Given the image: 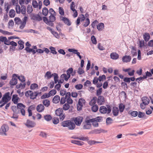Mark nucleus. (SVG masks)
I'll use <instances>...</instances> for the list:
<instances>
[{
	"instance_id": "f257e3e1",
	"label": "nucleus",
	"mask_w": 153,
	"mask_h": 153,
	"mask_svg": "<svg viewBox=\"0 0 153 153\" xmlns=\"http://www.w3.org/2000/svg\"><path fill=\"white\" fill-rule=\"evenodd\" d=\"M62 126L63 127H68L69 129L71 130L74 129L75 127V124L69 120L62 122Z\"/></svg>"
},
{
	"instance_id": "f03ea898",
	"label": "nucleus",
	"mask_w": 153,
	"mask_h": 153,
	"mask_svg": "<svg viewBox=\"0 0 153 153\" xmlns=\"http://www.w3.org/2000/svg\"><path fill=\"white\" fill-rule=\"evenodd\" d=\"M142 102L140 104V107L141 109H144L146 105H148L150 102V100L147 97H143L141 98Z\"/></svg>"
},
{
	"instance_id": "7ed1b4c3",
	"label": "nucleus",
	"mask_w": 153,
	"mask_h": 153,
	"mask_svg": "<svg viewBox=\"0 0 153 153\" xmlns=\"http://www.w3.org/2000/svg\"><path fill=\"white\" fill-rule=\"evenodd\" d=\"M55 113L56 116L59 117L60 120H63L65 117V114L63 113V111L61 108H59L56 110Z\"/></svg>"
},
{
	"instance_id": "20e7f679",
	"label": "nucleus",
	"mask_w": 153,
	"mask_h": 153,
	"mask_svg": "<svg viewBox=\"0 0 153 153\" xmlns=\"http://www.w3.org/2000/svg\"><path fill=\"white\" fill-rule=\"evenodd\" d=\"M99 111L103 114H109L111 111V109L109 106L106 108L104 106H102L99 108Z\"/></svg>"
},
{
	"instance_id": "39448f33",
	"label": "nucleus",
	"mask_w": 153,
	"mask_h": 153,
	"mask_svg": "<svg viewBox=\"0 0 153 153\" xmlns=\"http://www.w3.org/2000/svg\"><path fill=\"white\" fill-rule=\"evenodd\" d=\"M9 128L8 125L3 124L0 129V135L7 136L6 132L8 130Z\"/></svg>"
},
{
	"instance_id": "423d86ee",
	"label": "nucleus",
	"mask_w": 153,
	"mask_h": 153,
	"mask_svg": "<svg viewBox=\"0 0 153 153\" xmlns=\"http://www.w3.org/2000/svg\"><path fill=\"white\" fill-rule=\"evenodd\" d=\"M102 120V118L100 117H97L93 119L90 118V120H91L90 121V123H92L93 126L95 127H97L98 126V123L97 122L101 121Z\"/></svg>"
},
{
	"instance_id": "0eeeda50",
	"label": "nucleus",
	"mask_w": 153,
	"mask_h": 153,
	"mask_svg": "<svg viewBox=\"0 0 153 153\" xmlns=\"http://www.w3.org/2000/svg\"><path fill=\"white\" fill-rule=\"evenodd\" d=\"M91 120H90V118L89 117H87L85 121V124L83 126V128L84 129H89L91 127V125L90 121Z\"/></svg>"
},
{
	"instance_id": "6e6552de",
	"label": "nucleus",
	"mask_w": 153,
	"mask_h": 153,
	"mask_svg": "<svg viewBox=\"0 0 153 153\" xmlns=\"http://www.w3.org/2000/svg\"><path fill=\"white\" fill-rule=\"evenodd\" d=\"M17 107L20 111L22 114L23 116L25 115V105L21 103H19L17 104Z\"/></svg>"
},
{
	"instance_id": "1a4fd4ad",
	"label": "nucleus",
	"mask_w": 153,
	"mask_h": 153,
	"mask_svg": "<svg viewBox=\"0 0 153 153\" xmlns=\"http://www.w3.org/2000/svg\"><path fill=\"white\" fill-rule=\"evenodd\" d=\"M73 120L75 124L77 126H79L83 120V118L81 116H78L73 118Z\"/></svg>"
},
{
	"instance_id": "9d476101",
	"label": "nucleus",
	"mask_w": 153,
	"mask_h": 153,
	"mask_svg": "<svg viewBox=\"0 0 153 153\" xmlns=\"http://www.w3.org/2000/svg\"><path fill=\"white\" fill-rule=\"evenodd\" d=\"M10 99L11 97L10 96V93L7 92L4 95L2 98L1 101L2 102H7Z\"/></svg>"
},
{
	"instance_id": "9b49d317",
	"label": "nucleus",
	"mask_w": 153,
	"mask_h": 153,
	"mask_svg": "<svg viewBox=\"0 0 153 153\" xmlns=\"http://www.w3.org/2000/svg\"><path fill=\"white\" fill-rule=\"evenodd\" d=\"M31 19L35 21H40L42 20V17L38 14H33L31 17Z\"/></svg>"
},
{
	"instance_id": "f8f14e48",
	"label": "nucleus",
	"mask_w": 153,
	"mask_h": 153,
	"mask_svg": "<svg viewBox=\"0 0 153 153\" xmlns=\"http://www.w3.org/2000/svg\"><path fill=\"white\" fill-rule=\"evenodd\" d=\"M37 48L36 46H34L32 48H30L29 47H26L25 50L26 51L27 53H30L32 52L33 54H34L36 53L35 50Z\"/></svg>"
},
{
	"instance_id": "ddd939ff",
	"label": "nucleus",
	"mask_w": 153,
	"mask_h": 153,
	"mask_svg": "<svg viewBox=\"0 0 153 153\" xmlns=\"http://www.w3.org/2000/svg\"><path fill=\"white\" fill-rule=\"evenodd\" d=\"M25 125L28 128H33L35 126L36 123L34 122L27 120Z\"/></svg>"
},
{
	"instance_id": "4468645a",
	"label": "nucleus",
	"mask_w": 153,
	"mask_h": 153,
	"mask_svg": "<svg viewBox=\"0 0 153 153\" xmlns=\"http://www.w3.org/2000/svg\"><path fill=\"white\" fill-rule=\"evenodd\" d=\"M71 95L70 93L69 92H67L65 95L67 103L69 105L72 104L73 102V100L71 98Z\"/></svg>"
},
{
	"instance_id": "2eb2a0df",
	"label": "nucleus",
	"mask_w": 153,
	"mask_h": 153,
	"mask_svg": "<svg viewBox=\"0 0 153 153\" xmlns=\"http://www.w3.org/2000/svg\"><path fill=\"white\" fill-rule=\"evenodd\" d=\"M59 18L61 21L68 25L70 26L71 25V23L70 21L67 18L63 17L62 16H60Z\"/></svg>"
},
{
	"instance_id": "dca6fc26",
	"label": "nucleus",
	"mask_w": 153,
	"mask_h": 153,
	"mask_svg": "<svg viewBox=\"0 0 153 153\" xmlns=\"http://www.w3.org/2000/svg\"><path fill=\"white\" fill-rule=\"evenodd\" d=\"M131 69V68H129L127 69H123V71L125 72H127L129 76H133L134 74L135 71L134 70H133L130 71Z\"/></svg>"
},
{
	"instance_id": "f3484780",
	"label": "nucleus",
	"mask_w": 153,
	"mask_h": 153,
	"mask_svg": "<svg viewBox=\"0 0 153 153\" xmlns=\"http://www.w3.org/2000/svg\"><path fill=\"white\" fill-rule=\"evenodd\" d=\"M105 102V100L103 96H100L97 99V102L99 105L103 104Z\"/></svg>"
},
{
	"instance_id": "a211bd4d",
	"label": "nucleus",
	"mask_w": 153,
	"mask_h": 153,
	"mask_svg": "<svg viewBox=\"0 0 153 153\" xmlns=\"http://www.w3.org/2000/svg\"><path fill=\"white\" fill-rule=\"evenodd\" d=\"M13 77L10 81V84L11 85H13L17 83V79L16 78H14L15 76H17V75L16 74H13Z\"/></svg>"
},
{
	"instance_id": "6ab92c4d",
	"label": "nucleus",
	"mask_w": 153,
	"mask_h": 153,
	"mask_svg": "<svg viewBox=\"0 0 153 153\" xmlns=\"http://www.w3.org/2000/svg\"><path fill=\"white\" fill-rule=\"evenodd\" d=\"M56 15H51L49 17V22H50V24H51L50 25L52 26L53 25V24L52 22H54L56 20V18L55 16Z\"/></svg>"
},
{
	"instance_id": "aec40b11",
	"label": "nucleus",
	"mask_w": 153,
	"mask_h": 153,
	"mask_svg": "<svg viewBox=\"0 0 153 153\" xmlns=\"http://www.w3.org/2000/svg\"><path fill=\"white\" fill-rule=\"evenodd\" d=\"M110 58L111 59L116 60L117 59L119 58V55L116 52H113L110 54Z\"/></svg>"
},
{
	"instance_id": "412c9836",
	"label": "nucleus",
	"mask_w": 153,
	"mask_h": 153,
	"mask_svg": "<svg viewBox=\"0 0 153 153\" xmlns=\"http://www.w3.org/2000/svg\"><path fill=\"white\" fill-rule=\"evenodd\" d=\"M122 59L123 62H130L131 58L129 56L125 55L123 57Z\"/></svg>"
},
{
	"instance_id": "4be33fe9",
	"label": "nucleus",
	"mask_w": 153,
	"mask_h": 153,
	"mask_svg": "<svg viewBox=\"0 0 153 153\" xmlns=\"http://www.w3.org/2000/svg\"><path fill=\"white\" fill-rule=\"evenodd\" d=\"M19 99V98L18 97L17 95L14 94L13 95L12 101L15 104H17L18 100Z\"/></svg>"
},
{
	"instance_id": "5701e85b",
	"label": "nucleus",
	"mask_w": 153,
	"mask_h": 153,
	"mask_svg": "<svg viewBox=\"0 0 153 153\" xmlns=\"http://www.w3.org/2000/svg\"><path fill=\"white\" fill-rule=\"evenodd\" d=\"M45 109V107L42 104L38 105L36 107L37 111L39 112L43 111Z\"/></svg>"
},
{
	"instance_id": "b1692460",
	"label": "nucleus",
	"mask_w": 153,
	"mask_h": 153,
	"mask_svg": "<svg viewBox=\"0 0 153 153\" xmlns=\"http://www.w3.org/2000/svg\"><path fill=\"white\" fill-rule=\"evenodd\" d=\"M7 45H11L10 46V48H12L11 47H12V48H13L14 49H15V47L17 45V43L13 41L10 42L9 40L8 41V43L7 44Z\"/></svg>"
},
{
	"instance_id": "393cba45",
	"label": "nucleus",
	"mask_w": 153,
	"mask_h": 153,
	"mask_svg": "<svg viewBox=\"0 0 153 153\" xmlns=\"http://www.w3.org/2000/svg\"><path fill=\"white\" fill-rule=\"evenodd\" d=\"M9 40L7 39L6 37L0 36V41L1 42H4L5 45H7V43H8Z\"/></svg>"
},
{
	"instance_id": "a878e982",
	"label": "nucleus",
	"mask_w": 153,
	"mask_h": 153,
	"mask_svg": "<svg viewBox=\"0 0 153 153\" xmlns=\"http://www.w3.org/2000/svg\"><path fill=\"white\" fill-rule=\"evenodd\" d=\"M119 110L117 107H113L112 113L114 116H117L118 114Z\"/></svg>"
},
{
	"instance_id": "bb28decb",
	"label": "nucleus",
	"mask_w": 153,
	"mask_h": 153,
	"mask_svg": "<svg viewBox=\"0 0 153 153\" xmlns=\"http://www.w3.org/2000/svg\"><path fill=\"white\" fill-rule=\"evenodd\" d=\"M60 100V97L58 95H56L53 98L52 101L54 103H58Z\"/></svg>"
},
{
	"instance_id": "cd10ccee",
	"label": "nucleus",
	"mask_w": 153,
	"mask_h": 153,
	"mask_svg": "<svg viewBox=\"0 0 153 153\" xmlns=\"http://www.w3.org/2000/svg\"><path fill=\"white\" fill-rule=\"evenodd\" d=\"M72 143L77 144L79 146H82L84 144V142L78 140H72L71 141Z\"/></svg>"
},
{
	"instance_id": "c85d7f7f",
	"label": "nucleus",
	"mask_w": 153,
	"mask_h": 153,
	"mask_svg": "<svg viewBox=\"0 0 153 153\" xmlns=\"http://www.w3.org/2000/svg\"><path fill=\"white\" fill-rule=\"evenodd\" d=\"M143 38L146 42H147L150 38L149 34L148 33H145L143 35Z\"/></svg>"
},
{
	"instance_id": "c756f323",
	"label": "nucleus",
	"mask_w": 153,
	"mask_h": 153,
	"mask_svg": "<svg viewBox=\"0 0 153 153\" xmlns=\"http://www.w3.org/2000/svg\"><path fill=\"white\" fill-rule=\"evenodd\" d=\"M104 25L102 23H100L97 26V29L99 31H102L104 29Z\"/></svg>"
},
{
	"instance_id": "7c9ffc66",
	"label": "nucleus",
	"mask_w": 153,
	"mask_h": 153,
	"mask_svg": "<svg viewBox=\"0 0 153 153\" xmlns=\"http://www.w3.org/2000/svg\"><path fill=\"white\" fill-rule=\"evenodd\" d=\"M16 13L14 10L11 9L9 12V16L10 18H13L15 17Z\"/></svg>"
},
{
	"instance_id": "2f4dec72",
	"label": "nucleus",
	"mask_w": 153,
	"mask_h": 153,
	"mask_svg": "<svg viewBox=\"0 0 153 153\" xmlns=\"http://www.w3.org/2000/svg\"><path fill=\"white\" fill-rule=\"evenodd\" d=\"M0 33L4 35H10L13 34L11 32H10L7 31L3 30L1 29H0Z\"/></svg>"
},
{
	"instance_id": "473e14b6",
	"label": "nucleus",
	"mask_w": 153,
	"mask_h": 153,
	"mask_svg": "<svg viewBox=\"0 0 153 153\" xmlns=\"http://www.w3.org/2000/svg\"><path fill=\"white\" fill-rule=\"evenodd\" d=\"M42 103L45 106L48 107L50 105V101L48 99H45L43 101Z\"/></svg>"
},
{
	"instance_id": "72a5a7b5",
	"label": "nucleus",
	"mask_w": 153,
	"mask_h": 153,
	"mask_svg": "<svg viewBox=\"0 0 153 153\" xmlns=\"http://www.w3.org/2000/svg\"><path fill=\"white\" fill-rule=\"evenodd\" d=\"M70 77V75H67L65 74H62L60 76L61 78L62 79H64L66 81H67Z\"/></svg>"
},
{
	"instance_id": "f704fd0d",
	"label": "nucleus",
	"mask_w": 153,
	"mask_h": 153,
	"mask_svg": "<svg viewBox=\"0 0 153 153\" xmlns=\"http://www.w3.org/2000/svg\"><path fill=\"white\" fill-rule=\"evenodd\" d=\"M18 43L19 45V49L20 50H22L24 48V42L21 40H19L18 42Z\"/></svg>"
},
{
	"instance_id": "c9c22d12",
	"label": "nucleus",
	"mask_w": 153,
	"mask_h": 153,
	"mask_svg": "<svg viewBox=\"0 0 153 153\" xmlns=\"http://www.w3.org/2000/svg\"><path fill=\"white\" fill-rule=\"evenodd\" d=\"M97 102V98L94 97L89 102V105L91 106L94 105Z\"/></svg>"
},
{
	"instance_id": "e433bc0d",
	"label": "nucleus",
	"mask_w": 153,
	"mask_h": 153,
	"mask_svg": "<svg viewBox=\"0 0 153 153\" xmlns=\"http://www.w3.org/2000/svg\"><path fill=\"white\" fill-rule=\"evenodd\" d=\"M54 76V75H52L51 72L50 71H47L45 74V78L47 77V79H48L51 78L52 76Z\"/></svg>"
},
{
	"instance_id": "4c0bfd02",
	"label": "nucleus",
	"mask_w": 153,
	"mask_h": 153,
	"mask_svg": "<svg viewBox=\"0 0 153 153\" xmlns=\"http://www.w3.org/2000/svg\"><path fill=\"white\" fill-rule=\"evenodd\" d=\"M129 114H130L131 116L135 117L138 115V112L137 111H129L128 112Z\"/></svg>"
},
{
	"instance_id": "58836bf2",
	"label": "nucleus",
	"mask_w": 153,
	"mask_h": 153,
	"mask_svg": "<svg viewBox=\"0 0 153 153\" xmlns=\"http://www.w3.org/2000/svg\"><path fill=\"white\" fill-rule=\"evenodd\" d=\"M30 96V98L32 99H34L36 98V97L37 96L38 94L36 92H33L32 91V93Z\"/></svg>"
},
{
	"instance_id": "ea45409f",
	"label": "nucleus",
	"mask_w": 153,
	"mask_h": 153,
	"mask_svg": "<svg viewBox=\"0 0 153 153\" xmlns=\"http://www.w3.org/2000/svg\"><path fill=\"white\" fill-rule=\"evenodd\" d=\"M125 108V105L122 103H120L119 105V108L120 112H123Z\"/></svg>"
},
{
	"instance_id": "a19ab883",
	"label": "nucleus",
	"mask_w": 153,
	"mask_h": 153,
	"mask_svg": "<svg viewBox=\"0 0 153 153\" xmlns=\"http://www.w3.org/2000/svg\"><path fill=\"white\" fill-rule=\"evenodd\" d=\"M42 12L44 15L46 16L48 15V9L46 7L43 8L42 9Z\"/></svg>"
},
{
	"instance_id": "79ce46f5",
	"label": "nucleus",
	"mask_w": 153,
	"mask_h": 153,
	"mask_svg": "<svg viewBox=\"0 0 153 153\" xmlns=\"http://www.w3.org/2000/svg\"><path fill=\"white\" fill-rule=\"evenodd\" d=\"M85 100L82 98L80 99L78 101L79 105L80 106H83V105L85 103Z\"/></svg>"
},
{
	"instance_id": "37998d69",
	"label": "nucleus",
	"mask_w": 153,
	"mask_h": 153,
	"mask_svg": "<svg viewBox=\"0 0 153 153\" xmlns=\"http://www.w3.org/2000/svg\"><path fill=\"white\" fill-rule=\"evenodd\" d=\"M98 109V107L97 105H94L91 107V110L94 112H97Z\"/></svg>"
},
{
	"instance_id": "c03bdc74",
	"label": "nucleus",
	"mask_w": 153,
	"mask_h": 153,
	"mask_svg": "<svg viewBox=\"0 0 153 153\" xmlns=\"http://www.w3.org/2000/svg\"><path fill=\"white\" fill-rule=\"evenodd\" d=\"M56 93V91L55 90L53 89L50 91L48 93L50 97L53 96Z\"/></svg>"
},
{
	"instance_id": "a18cd8bd",
	"label": "nucleus",
	"mask_w": 153,
	"mask_h": 153,
	"mask_svg": "<svg viewBox=\"0 0 153 153\" xmlns=\"http://www.w3.org/2000/svg\"><path fill=\"white\" fill-rule=\"evenodd\" d=\"M90 23V20L88 18H87L85 19V22H84L83 25V26L85 27H87L89 25Z\"/></svg>"
},
{
	"instance_id": "49530a36",
	"label": "nucleus",
	"mask_w": 153,
	"mask_h": 153,
	"mask_svg": "<svg viewBox=\"0 0 153 153\" xmlns=\"http://www.w3.org/2000/svg\"><path fill=\"white\" fill-rule=\"evenodd\" d=\"M39 135L43 138H46L47 137L48 134L45 132L41 131L40 132Z\"/></svg>"
},
{
	"instance_id": "de8ad7c7",
	"label": "nucleus",
	"mask_w": 153,
	"mask_h": 153,
	"mask_svg": "<svg viewBox=\"0 0 153 153\" xmlns=\"http://www.w3.org/2000/svg\"><path fill=\"white\" fill-rule=\"evenodd\" d=\"M52 75H54V78L55 83H57V82H58V81H59L58 80L59 77L58 74L56 73H54L52 74Z\"/></svg>"
},
{
	"instance_id": "09e8293b",
	"label": "nucleus",
	"mask_w": 153,
	"mask_h": 153,
	"mask_svg": "<svg viewBox=\"0 0 153 153\" xmlns=\"http://www.w3.org/2000/svg\"><path fill=\"white\" fill-rule=\"evenodd\" d=\"M44 118L47 121H49L51 120L52 118V117L50 115H47L44 116Z\"/></svg>"
},
{
	"instance_id": "8fccbe9b",
	"label": "nucleus",
	"mask_w": 153,
	"mask_h": 153,
	"mask_svg": "<svg viewBox=\"0 0 153 153\" xmlns=\"http://www.w3.org/2000/svg\"><path fill=\"white\" fill-rule=\"evenodd\" d=\"M70 107V106L69 104L68 103H65L63 105L62 108L63 110L66 111L68 110Z\"/></svg>"
},
{
	"instance_id": "3c124183",
	"label": "nucleus",
	"mask_w": 153,
	"mask_h": 153,
	"mask_svg": "<svg viewBox=\"0 0 153 153\" xmlns=\"http://www.w3.org/2000/svg\"><path fill=\"white\" fill-rule=\"evenodd\" d=\"M20 12L23 14H25L26 13V7L24 6H22L21 8Z\"/></svg>"
},
{
	"instance_id": "603ef678",
	"label": "nucleus",
	"mask_w": 153,
	"mask_h": 153,
	"mask_svg": "<svg viewBox=\"0 0 153 153\" xmlns=\"http://www.w3.org/2000/svg\"><path fill=\"white\" fill-rule=\"evenodd\" d=\"M14 22L16 24L19 25L21 22L22 21L20 18L16 17L14 19Z\"/></svg>"
},
{
	"instance_id": "864d4df0",
	"label": "nucleus",
	"mask_w": 153,
	"mask_h": 153,
	"mask_svg": "<svg viewBox=\"0 0 153 153\" xmlns=\"http://www.w3.org/2000/svg\"><path fill=\"white\" fill-rule=\"evenodd\" d=\"M59 13L62 16H64V11L63 8L61 7H59Z\"/></svg>"
},
{
	"instance_id": "5fc2aeb1",
	"label": "nucleus",
	"mask_w": 153,
	"mask_h": 153,
	"mask_svg": "<svg viewBox=\"0 0 153 153\" xmlns=\"http://www.w3.org/2000/svg\"><path fill=\"white\" fill-rule=\"evenodd\" d=\"M33 106H30L28 108L27 111L29 113L28 116L29 117L31 116L32 115V113L31 109H32Z\"/></svg>"
},
{
	"instance_id": "6e6d98bb",
	"label": "nucleus",
	"mask_w": 153,
	"mask_h": 153,
	"mask_svg": "<svg viewBox=\"0 0 153 153\" xmlns=\"http://www.w3.org/2000/svg\"><path fill=\"white\" fill-rule=\"evenodd\" d=\"M49 48L51 50V53L55 54H57V52L56 51L54 47L51 46Z\"/></svg>"
},
{
	"instance_id": "4d7b16f0",
	"label": "nucleus",
	"mask_w": 153,
	"mask_h": 153,
	"mask_svg": "<svg viewBox=\"0 0 153 153\" xmlns=\"http://www.w3.org/2000/svg\"><path fill=\"white\" fill-rule=\"evenodd\" d=\"M33 11V8L32 6L29 5L27 8V12L28 13H31Z\"/></svg>"
},
{
	"instance_id": "13d9d810",
	"label": "nucleus",
	"mask_w": 153,
	"mask_h": 153,
	"mask_svg": "<svg viewBox=\"0 0 153 153\" xmlns=\"http://www.w3.org/2000/svg\"><path fill=\"white\" fill-rule=\"evenodd\" d=\"M32 4L33 7L36 8L38 7V4L36 1L33 0Z\"/></svg>"
},
{
	"instance_id": "bf43d9fd",
	"label": "nucleus",
	"mask_w": 153,
	"mask_h": 153,
	"mask_svg": "<svg viewBox=\"0 0 153 153\" xmlns=\"http://www.w3.org/2000/svg\"><path fill=\"white\" fill-rule=\"evenodd\" d=\"M91 39L93 44L95 45L97 44L96 39L94 36H91Z\"/></svg>"
},
{
	"instance_id": "052dcab7",
	"label": "nucleus",
	"mask_w": 153,
	"mask_h": 153,
	"mask_svg": "<svg viewBox=\"0 0 153 153\" xmlns=\"http://www.w3.org/2000/svg\"><path fill=\"white\" fill-rule=\"evenodd\" d=\"M21 8L19 4L16 5V12L17 13H20Z\"/></svg>"
},
{
	"instance_id": "680f3d73",
	"label": "nucleus",
	"mask_w": 153,
	"mask_h": 153,
	"mask_svg": "<svg viewBox=\"0 0 153 153\" xmlns=\"http://www.w3.org/2000/svg\"><path fill=\"white\" fill-rule=\"evenodd\" d=\"M38 85L36 83H33L32 84L30 85V89L31 90H34L36 88H38Z\"/></svg>"
},
{
	"instance_id": "e2e57ef3",
	"label": "nucleus",
	"mask_w": 153,
	"mask_h": 153,
	"mask_svg": "<svg viewBox=\"0 0 153 153\" xmlns=\"http://www.w3.org/2000/svg\"><path fill=\"white\" fill-rule=\"evenodd\" d=\"M25 84L23 83V84L20 83L18 85H16V88H24L25 87Z\"/></svg>"
},
{
	"instance_id": "0e129e2a",
	"label": "nucleus",
	"mask_w": 153,
	"mask_h": 153,
	"mask_svg": "<svg viewBox=\"0 0 153 153\" xmlns=\"http://www.w3.org/2000/svg\"><path fill=\"white\" fill-rule=\"evenodd\" d=\"M18 79L21 82H24L25 80V79L24 76L21 75L18 76Z\"/></svg>"
},
{
	"instance_id": "69168bd1",
	"label": "nucleus",
	"mask_w": 153,
	"mask_h": 153,
	"mask_svg": "<svg viewBox=\"0 0 153 153\" xmlns=\"http://www.w3.org/2000/svg\"><path fill=\"white\" fill-rule=\"evenodd\" d=\"M75 4L74 2V1H73L71 2V6H70V8L71 10L73 11L74 12L75 10Z\"/></svg>"
},
{
	"instance_id": "338daca9",
	"label": "nucleus",
	"mask_w": 153,
	"mask_h": 153,
	"mask_svg": "<svg viewBox=\"0 0 153 153\" xmlns=\"http://www.w3.org/2000/svg\"><path fill=\"white\" fill-rule=\"evenodd\" d=\"M11 109L14 113H18L19 112V111H17L18 108L15 106H12Z\"/></svg>"
},
{
	"instance_id": "774afa93",
	"label": "nucleus",
	"mask_w": 153,
	"mask_h": 153,
	"mask_svg": "<svg viewBox=\"0 0 153 153\" xmlns=\"http://www.w3.org/2000/svg\"><path fill=\"white\" fill-rule=\"evenodd\" d=\"M77 73L79 75L82 74L84 73V71L82 69V68H78Z\"/></svg>"
}]
</instances>
